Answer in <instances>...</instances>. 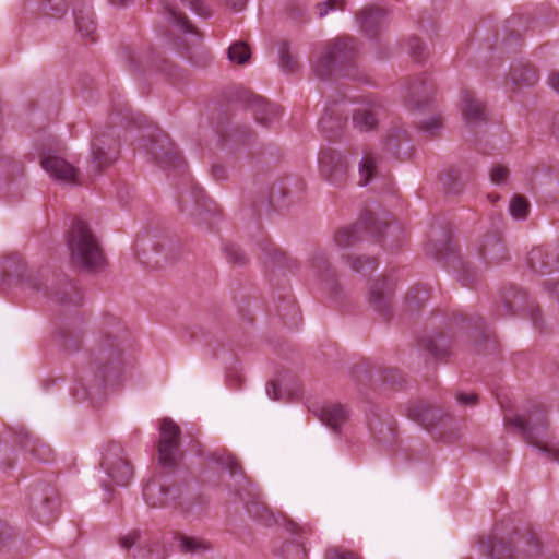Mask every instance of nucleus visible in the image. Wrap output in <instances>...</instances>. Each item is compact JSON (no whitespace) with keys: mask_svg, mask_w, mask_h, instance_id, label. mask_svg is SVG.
Wrapping results in <instances>:
<instances>
[{"mask_svg":"<svg viewBox=\"0 0 559 559\" xmlns=\"http://www.w3.org/2000/svg\"><path fill=\"white\" fill-rule=\"evenodd\" d=\"M67 246L70 260L75 266L86 271H96L103 267L105 258L99 240L86 222L74 221L69 231Z\"/></svg>","mask_w":559,"mask_h":559,"instance_id":"obj_1","label":"nucleus"},{"mask_svg":"<svg viewBox=\"0 0 559 559\" xmlns=\"http://www.w3.org/2000/svg\"><path fill=\"white\" fill-rule=\"evenodd\" d=\"M120 136L116 128L108 126L96 131L91 143L88 173L96 176L111 166L119 157Z\"/></svg>","mask_w":559,"mask_h":559,"instance_id":"obj_2","label":"nucleus"},{"mask_svg":"<svg viewBox=\"0 0 559 559\" xmlns=\"http://www.w3.org/2000/svg\"><path fill=\"white\" fill-rule=\"evenodd\" d=\"M504 421L519 429L527 443L537 450L538 445L535 443L537 439L551 438L546 430L548 425L547 412L540 405H534L527 414H506Z\"/></svg>","mask_w":559,"mask_h":559,"instance_id":"obj_3","label":"nucleus"},{"mask_svg":"<svg viewBox=\"0 0 559 559\" xmlns=\"http://www.w3.org/2000/svg\"><path fill=\"white\" fill-rule=\"evenodd\" d=\"M355 51L356 43L353 38L343 37L330 43L314 62V73L321 79L328 78L334 69L352 62Z\"/></svg>","mask_w":559,"mask_h":559,"instance_id":"obj_4","label":"nucleus"},{"mask_svg":"<svg viewBox=\"0 0 559 559\" xmlns=\"http://www.w3.org/2000/svg\"><path fill=\"white\" fill-rule=\"evenodd\" d=\"M108 479L118 486H127L133 477V468L123 449L116 443H110L104 454L102 462Z\"/></svg>","mask_w":559,"mask_h":559,"instance_id":"obj_5","label":"nucleus"},{"mask_svg":"<svg viewBox=\"0 0 559 559\" xmlns=\"http://www.w3.org/2000/svg\"><path fill=\"white\" fill-rule=\"evenodd\" d=\"M180 428L168 417L162 419L159 428L158 460L166 467H171L180 457L179 452Z\"/></svg>","mask_w":559,"mask_h":559,"instance_id":"obj_6","label":"nucleus"},{"mask_svg":"<svg viewBox=\"0 0 559 559\" xmlns=\"http://www.w3.org/2000/svg\"><path fill=\"white\" fill-rule=\"evenodd\" d=\"M319 165L322 176L333 185L345 182L349 163L347 157L335 151H324L319 157Z\"/></svg>","mask_w":559,"mask_h":559,"instance_id":"obj_7","label":"nucleus"},{"mask_svg":"<svg viewBox=\"0 0 559 559\" xmlns=\"http://www.w3.org/2000/svg\"><path fill=\"white\" fill-rule=\"evenodd\" d=\"M43 168L55 180L67 185H80L81 176L79 169L57 155H47L41 159Z\"/></svg>","mask_w":559,"mask_h":559,"instance_id":"obj_8","label":"nucleus"},{"mask_svg":"<svg viewBox=\"0 0 559 559\" xmlns=\"http://www.w3.org/2000/svg\"><path fill=\"white\" fill-rule=\"evenodd\" d=\"M394 284L388 280H377L369 288V304L379 313L386 316L390 310Z\"/></svg>","mask_w":559,"mask_h":559,"instance_id":"obj_9","label":"nucleus"},{"mask_svg":"<svg viewBox=\"0 0 559 559\" xmlns=\"http://www.w3.org/2000/svg\"><path fill=\"white\" fill-rule=\"evenodd\" d=\"M147 151L162 167L176 165L181 159L177 147L166 136L152 143Z\"/></svg>","mask_w":559,"mask_h":559,"instance_id":"obj_10","label":"nucleus"},{"mask_svg":"<svg viewBox=\"0 0 559 559\" xmlns=\"http://www.w3.org/2000/svg\"><path fill=\"white\" fill-rule=\"evenodd\" d=\"M99 348L103 354L108 355V365L103 369L104 379L108 380L110 371L117 372L119 370L120 360L118 356L122 353L121 341L117 335L105 334L102 336Z\"/></svg>","mask_w":559,"mask_h":559,"instance_id":"obj_11","label":"nucleus"},{"mask_svg":"<svg viewBox=\"0 0 559 559\" xmlns=\"http://www.w3.org/2000/svg\"><path fill=\"white\" fill-rule=\"evenodd\" d=\"M460 106L462 117L467 124H476L485 120V106L472 92H462Z\"/></svg>","mask_w":559,"mask_h":559,"instance_id":"obj_12","label":"nucleus"},{"mask_svg":"<svg viewBox=\"0 0 559 559\" xmlns=\"http://www.w3.org/2000/svg\"><path fill=\"white\" fill-rule=\"evenodd\" d=\"M143 496L151 507H166L173 500L169 488L159 478H154L145 485Z\"/></svg>","mask_w":559,"mask_h":559,"instance_id":"obj_13","label":"nucleus"},{"mask_svg":"<svg viewBox=\"0 0 559 559\" xmlns=\"http://www.w3.org/2000/svg\"><path fill=\"white\" fill-rule=\"evenodd\" d=\"M319 419L333 431H338L347 421V411L338 404L323 406L319 413Z\"/></svg>","mask_w":559,"mask_h":559,"instance_id":"obj_14","label":"nucleus"},{"mask_svg":"<svg viewBox=\"0 0 559 559\" xmlns=\"http://www.w3.org/2000/svg\"><path fill=\"white\" fill-rule=\"evenodd\" d=\"M253 115L258 122L269 126L282 115V108L257 96L252 100Z\"/></svg>","mask_w":559,"mask_h":559,"instance_id":"obj_15","label":"nucleus"},{"mask_svg":"<svg viewBox=\"0 0 559 559\" xmlns=\"http://www.w3.org/2000/svg\"><path fill=\"white\" fill-rule=\"evenodd\" d=\"M74 17L76 31L80 33V35L83 38H90L91 43L95 41L96 23L94 21V15L91 8L84 5L82 9L76 10L74 12Z\"/></svg>","mask_w":559,"mask_h":559,"instance_id":"obj_16","label":"nucleus"},{"mask_svg":"<svg viewBox=\"0 0 559 559\" xmlns=\"http://www.w3.org/2000/svg\"><path fill=\"white\" fill-rule=\"evenodd\" d=\"M386 12L384 9L378 7L366 8L359 15V24L361 29L366 34L372 35L377 29L381 27Z\"/></svg>","mask_w":559,"mask_h":559,"instance_id":"obj_17","label":"nucleus"},{"mask_svg":"<svg viewBox=\"0 0 559 559\" xmlns=\"http://www.w3.org/2000/svg\"><path fill=\"white\" fill-rule=\"evenodd\" d=\"M360 225L361 224H356L354 226L338 229L334 235V242L336 246L341 249H346L359 241Z\"/></svg>","mask_w":559,"mask_h":559,"instance_id":"obj_18","label":"nucleus"},{"mask_svg":"<svg viewBox=\"0 0 559 559\" xmlns=\"http://www.w3.org/2000/svg\"><path fill=\"white\" fill-rule=\"evenodd\" d=\"M353 123L360 131H370L377 124L376 115L370 108H357L353 115Z\"/></svg>","mask_w":559,"mask_h":559,"instance_id":"obj_19","label":"nucleus"},{"mask_svg":"<svg viewBox=\"0 0 559 559\" xmlns=\"http://www.w3.org/2000/svg\"><path fill=\"white\" fill-rule=\"evenodd\" d=\"M20 443L24 449L43 461H47L51 454L50 448L45 444H40L37 439L33 438L26 432L22 435Z\"/></svg>","mask_w":559,"mask_h":559,"instance_id":"obj_20","label":"nucleus"},{"mask_svg":"<svg viewBox=\"0 0 559 559\" xmlns=\"http://www.w3.org/2000/svg\"><path fill=\"white\" fill-rule=\"evenodd\" d=\"M511 80L515 85L530 86L533 85L537 81L536 72L533 68L521 66L512 69L511 71Z\"/></svg>","mask_w":559,"mask_h":559,"instance_id":"obj_21","label":"nucleus"},{"mask_svg":"<svg viewBox=\"0 0 559 559\" xmlns=\"http://www.w3.org/2000/svg\"><path fill=\"white\" fill-rule=\"evenodd\" d=\"M377 171V157L366 154L359 164V185L366 186L370 182Z\"/></svg>","mask_w":559,"mask_h":559,"instance_id":"obj_22","label":"nucleus"},{"mask_svg":"<svg viewBox=\"0 0 559 559\" xmlns=\"http://www.w3.org/2000/svg\"><path fill=\"white\" fill-rule=\"evenodd\" d=\"M165 16L173 25L177 26L182 32H191L192 26L189 23L187 16L179 12L175 5L167 3L165 4Z\"/></svg>","mask_w":559,"mask_h":559,"instance_id":"obj_23","label":"nucleus"},{"mask_svg":"<svg viewBox=\"0 0 559 559\" xmlns=\"http://www.w3.org/2000/svg\"><path fill=\"white\" fill-rule=\"evenodd\" d=\"M535 443L538 445V451L547 460L559 462V441L554 438L543 437L537 439Z\"/></svg>","mask_w":559,"mask_h":559,"instance_id":"obj_24","label":"nucleus"},{"mask_svg":"<svg viewBox=\"0 0 559 559\" xmlns=\"http://www.w3.org/2000/svg\"><path fill=\"white\" fill-rule=\"evenodd\" d=\"M433 412L435 411L427 405L417 404L408 408V416L420 425L429 427L431 425L430 419L432 418Z\"/></svg>","mask_w":559,"mask_h":559,"instance_id":"obj_25","label":"nucleus"},{"mask_svg":"<svg viewBox=\"0 0 559 559\" xmlns=\"http://www.w3.org/2000/svg\"><path fill=\"white\" fill-rule=\"evenodd\" d=\"M179 540L185 552L202 554L211 548L207 542L197 537L181 536Z\"/></svg>","mask_w":559,"mask_h":559,"instance_id":"obj_26","label":"nucleus"},{"mask_svg":"<svg viewBox=\"0 0 559 559\" xmlns=\"http://www.w3.org/2000/svg\"><path fill=\"white\" fill-rule=\"evenodd\" d=\"M249 58L250 49L242 41L235 43L228 48V59L234 63L243 64Z\"/></svg>","mask_w":559,"mask_h":559,"instance_id":"obj_27","label":"nucleus"},{"mask_svg":"<svg viewBox=\"0 0 559 559\" xmlns=\"http://www.w3.org/2000/svg\"><path fill=\"white\" fill-rule=\"evenodd\" d=\"M510 214L513 218L524 219L527 216L528 202L521 195H515L509 206Z\"/></svg>","mask_w":559,"mask_h":559,"instance_id":"obj_28","label":"nucleus"},{"mask_svg":"<svg viewBox=\"0 0 559 559\" xmlns=\"http://www.w3.org/2000/svg\"><path fill=\"white\" fill-rule=\"evenodd\" d=\"M280 64L286 72H294L298 64L295 58L288 51V44L284 43L280 47Z\"/></svg>","mask_w":559,"mask_h":559,"instance_id":"obj_29","label":"nucleus"},{"mask_svg":"<svg viewBox=\"0 0 559 559\" xmlns=\"http://www.w3.org/2000/svg\"><path fill=\"white\" fill-rule=\"evenodd\" d=\"M489 556L492 559H513L511 547L503 540L491 544Z\"/></svg>","mask_w":559,"mask_h":559,"instance_id":"obj_30","label":"nucleus"},{"mask_svg":"<svg viewBox=\"0 0 559 559\" xmlns=\"http://www.w3.org/2000/svg\"><path fill=\"white\" fill-rule=\"evenodd\" d=\"M181 3L188 7L192 12L202 16L209 17L211 16V10L207 7L205 0H180Z\"/></svg>","mask_w":559,"mask_h":559,"instance_id":"obj_31","label":"nucleus"},{"mask_svg":"<svg viewBox=\"0 0 559 559\" xmlns=\"http://www.w3.org/2000/svg\"><path fill=\"white\" fill-rule=\"evenodd\" d=\"M247 509L252 516L264 522L265 524L270 523V511L266 506L254 502L251 506H248Z\"/></svg>","mask_w":559,"mask_h":559,"instance_id":"obj_32","label":"nucleus"},{"mask_svg":"<svg viewBox=\"0 0 559 559\" xmlns=\"http://www.w3.org/2000/svg\"><path fill=\"white\" fill-rule=\"evenodd\" d=\"M311 267L319 275L321 272L328 270V260L323 251H316L310 260Z\"/></svg>","mask_w":559,"mask_h":559,"instance_id":"obj_33","label":"nucleus"},{"mask_svg":"<svg viewBox=\"0 0 559 559\" xmlns=\"http://www.w3.org/2000/svg\"><path fill=\"white\" fill-rule=\"evenodd\" d=\"M223 466H225L231 475H237L241 473V467L238 464L237 460L229 453L223 454L216 459Z\"/></svg>","mask_w":559,"mask_h":559,"instance_id":"obj_34","label":"nucleus"},{"mask_svg":"<svg viewBox=\"0 0 559 559\" xmlns=\"http://www.w3.org/2000/svg\"><path fill=\"white\" fill-rule=\"evenodd\" d=\"M509 171L502 165H495L490 170V179L493 183L500 185L506 182Z\"/></svg>","mask_w":559,"mask_h":559,"instance_id":"obj_35","label":"nucleus"},{"mask_svg":"<svg viewBox=\"0 0 559 559\" xmlns=\"http://www.w3.org/2000/svg\"><path fill=\"white\" fill-rule=\"evenodd\" d=\"M326 559H360V557L346 549L332 548L326 552Z\"/></svg>","mask_w":559,"mask_h":559,"instance_id":"obj_36","label":"nucleus"},{"mask_svg":"<svg viewBox=\"0 0 559 559\" xmlns=\"http://www.w3.org/2000/svg\"><path fill=\"white\" fill-rule=\"evenodd\" d=\"M409 52L419 60L424 56L425 47L418 37H411L407 43Z\"/></svg>","mask_w":559,"mask_h":559,"instance_id":"obj_37","label":"nucleus"},{"mask_svg":"<svg viewBox=\"0 0 559 559\" xmlns=\"http://www.w3.org/2000/svg\"><path fill=\"white\" fill-rule=\"evenodd\" d=\"M430 87H428L426 85V83L424 82H420V83H416L414 84L411 88H409V102L413 103L414 102V98L416 97H420V96H424L425 98L429 95L430 93Z\"/></svg>","mask_w":559,"mask_h":559,"instance_id":"obj_38","label":"nucleus"},{"mask_svg":"<svg viewBox=\"0 0 559 559\" xmlns=\"http://www.w3.org/2000/svg\"><path fill=\"white\" fill-rule=\"evenodd\" d=\"M319 8V16L320 17H323L324 15L328 14V12L330 10H333V9H341L342 8V0H328L323 3H320L318 5Z\"/></svg>","mask_w":559,"mask_h":559,"instance_id":"obj_39","label":"nucleus"},{"mask_svg":"<svg viewBox=\"0 0 559 559\" xmlns=\"http://www.w3.org/2000/svg\"><path fill=\"white\" fill-rule=\"evenodd\" d=\"M134 559H164V555L158 549H140Z\"/></svg>","mask_w":559,"mask_h":559,"instance_id":"obj_40","label":"nucleus"},{"mask_svg":"<svg viewBox=\"0 0 559 559\" xmlns=\"http://www.w3.org/2000/svg\"><path fill=\"white\" fill-rule=\"evenodd\" d=\"M286 530L296 536L299 534H309L311 532V527L309 525H300L294 521L287 522Z\"/></svg>","mask_w":559,"mask_h":559,"instance_id":"obj_41","label":"nucleus"},{"mask_svg":"<svg viewBox=\"0 0 559 559\" xmlns=\"http://www.w3.org/2000/svg\"><path fill=\"white\" fill-rule=\"evenodd\" d=\"M442 122L440 117H432L426 121L421 122V129H424L426 132L433 134L436 130H438L441 127Z\"/></svg>","mask_w":559,"mask_h":559,"instance_id":"obj_42","label":"nucleus"},{"mask_svg":"<svg viewBox=\"0 0 559 559\" xmlns=\"http://www.w3.org/2000/svg\"><path fill=\"white\" fill-rule=\"evenodd\" d=\"M226 253H227L228 259L234 263L241 264L245 262V255H243L242 251L236 247H231V246L227 247Z\"/></svg>","mask_w":559,"mask_h":559,"instance_id":"obj_43","label":"nucleus"},{"mask_svg":"<svg viewBox=\"0 0 559 559\" xmlns=\"http://www.w3.org/2000/svg\"><path fill=\"white\" fill-rule=\"evenodd\" d=\"M365 225L366 229H368L370 233L374 235H381L382 228L378 226V223L374 221V218L371 215L366 216L364 222L361 223Z\"/></svg>","mask_w":559,"mask_h":559,"instance_id":"obj_44","label":"nucleus"},{"mask_svg":"<svg viewBox=\"0 0 559 559\" xmlns=\"http://www.w3.org/2000/svg\"><path fill=\"white\" fill-rule=\"evenodd\" d=\"M456 400L461 404L473 405L476 402V395L473 393H459Z\"/></svg>","mask_w":559,"mask_h":559,"instance_id":"obj_45","label":"nucleus"},{"mask_svg":"<svg viewBox=\"0 0 559 559\" xmlns=\"http://www.w3.org/2000/svg\"><path fill=\"white\" fill-rule=\"evenodd\" d=\"M266 394L269 395V397H271L272 400L274 401H278L280 400V388L277 385V383L275 382H270L267 385H266Z\"/></svg>","mask_w":559,"mask_h":559,"instance_id":"obj_46","label":"nucleus"},{"mask_svg":"<svg viewBox=\"0 0 559 559\" xmlns=\"http://www.w3.org/2000/svg\"><path fill=\"white\" fill-rule=\"evenodd\" d=\"M139 537V534L138 533H133V534H130L128 536H124L122 539H121V546L126 549H129L131 548L136 539Z\"/></svg>","mask_w":559,"mask_h":559,"instance_id":"obj_47","label":"nucleus"},{"mask_svg":"<svg viewBox=\"0 0 559 559\" xmlns=\"http://www.w3.org/2000/svg\"><path fill=\"white\" fill-rule=\"evenodd\" d=\"M549 86L559 93V72H554L548 78Z\"/></svg>","mask_w":559,"mask_h":559,"instance_id":"obj_48","label":"nucleus"},{"mask_svg":"<svg viewBox=\"0 0 559 559\" xmlns=\"http://www.w3.org/2000/svg\"><path fill=\"white\" fill-rule=\"evenodd\" d=\"M230 8L241 10L248 0H224Z\"/></svg>","mask_w":559,"mask_h":559,"instance_id":"obj_49","label":"nucleus"},{"mask_svg":"<svg viewBox=\"0 0 559 559\" xmlns=\"http://www.w3.org/2000/svg\"><path fill=\"white\" fill-rule=\"evenodd\" d=\"M349 265L355 272H362L365 270V266L360 262V258L350 259Z\"/></svg>","mask_w":559,"mask_h":559,"instance_id":"obj_50","label":"nucleus"},{"mask_svg":"<svg viewBox=\"0 0 559 559\" xmlns=\"http://www.w3.org/2000/svg\"><path fill=\"white\" fill-rule=\"evenodd\" d=\"M213 176L216 179H223L225 176V169L223 166H214L213 167Z\"/></svg>","mask_w":559,"mask_h":559,"instance_id":"obj_51","label":"nucleus"},{"mask_svg":"<svg viewBox=\"0 0 559 559\" xmlns=\"http://www.w3.org/2000/svg\"><path fill=\"white\" fill-rule=\"evenodd\" d=\"M152 249L157 253H163L165 249V243L163 242H154L151 245Z\"/></svg>","mask_w":559,"mask_h":559,"instance_id":"obj_52","label":"nucleus"},{"mask_svg":"<svg viewBox=\"0 0 559 559\" xmlns=\"http://www.w3.org/2000/svg\"><path fill=\"white\" fill-rule=\"evenodd\" d=\"M365 264L367 265V269L373 270L377 265V262L374 258H366Z\"/></svg>","mask_w":559,"mask_h":559,"instance_id":"obj_53","label":"nucleus"},{"mask_svg":"<svg viewBox=\"0 0 559 559\" xmlns=\"http://www.w3.org/2000/svg\"><path fill=\"white\" fill-rule=\"evenodd\" d=\"M131 0H109V2L112 4V5H116V7H124L127 5Z\"/></svg>","mask_w":559,"mask_h":559,"instance_id":"obj_54","label":"nucleus"},{"mask_svg":"<svg viewBox=\"0 0 559 559\" xmlns=\"http://www.w3.org/2000/svg\"><path fill=\"white\" fill-rule=\"evenodd\" d=\"M296 554L298 559H307L306 549L305 548H296Z\"/></svg>","mask_w":559,"mask_h":559,"instance_id":"obj_55","label":"nucleus"},{"mask_svg":"<svg viewBox=\"0 0 559 559\" xmlns=\"http://www.w3.org/2000/svg\"><path fill=\"white\" fill-rule=\"evenodd\" d=\"M547 288H548L549 292L559 295V283L558 284H552V286L548 285Z\"/></svg>","mask_w":559,"mask_h":559,"instance_id":"obj_56","label":"nucleus"},{"mask_svg":"<svg viewBox=\"0 0 559 559\" xmlns=\"http://www.w3.org/2000/svg\"><path fill=\"white\" fill-rule=\"evenodd\" d=\"M532 321L534 322L535 325H537V320H536L534 313H532Z\"/></svg>","mask_w":559,"mask_h":559,"instance_id":"obj_57","label":"nucleus"},{"mask_svg":"<svg viewBox=\"0 0 559 559\" xmlns=\"http://www.w3.org/2000/svg\"><path fill=\"white\" fill-rule=\"evenodd\" d=\"M102 485H103V487H104L105 489H107V486H108V485H107V481L102 480Z\"/></svg>","mask_w":559,"mask_h":559,"instance_id":"obj_58","label":"nucleus"},{"mask_svg":"<svg viewBox=\"0 0 559 559\" xmlns=\"http://www.w3.org/2000/svg\"><path fill=\"white\" fill-rule=\"evenodd\" d=\"M558 377H559V366H558Z\"/></svg>","mask_w":559,"mask_h":559,"instance_id":"obj_59","label":"nucleus"}]
</instances>
